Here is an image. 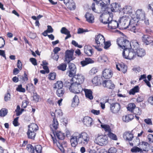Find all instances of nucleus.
Masks as SVG:
<instances>
[{"label": "nucleus", "instance_id": "obj_1", "mask_svg": "<svg viewBox=\"0 0 153 153\" xmlns=\"http://www.w3.org/2000/svg\"><path fill=\"white\" fill-rule=\"evenodd\" d=\"M89 140L90 137L86 132H75L71 136L70 142L71 146L75 147L77 145L78 143L82 145L87 144Z\"/></svg>", "mask_w": 153, "mask_h": 153}, {"label": "nucleus", "instance_id": "obj_2", "mask_svg": "<svg viewBox=\"0 0 153 153\" xmlns=\"http://www.w3.org/2000/svg\"><path fill=\"white\" fill-rule=\"evenodd\" d=\"M131 19L130 20L129 17L126 16H123L121 17L119 20L120 27L123 29H126L129 28V29L134 33L138 32V28L136 25H134V22H131Z\"/></svg>", "mask_w": 153, "mask_h": 153}, {"label": "nucleus", "instance_id": "obj_3", "mask_svg": "<svg viewBox=\"0 0 153 153\" xmlns=\"http://www.w3.org/2000/svg\"><path fill=\"white\" fill-rule=\"evenodd\" d=\"M95 4L93 3L91 7L92 10L97 13H102L100 16L99 20L100 22L104 24H108L109 21L112 20V17H113V14L108 11L107 8L105 9V10L102 11L101 9H96L95 7Z\"/></svg>", "mask_w": 153, "mask_h": 153}, {"label": "nucleus", "instance_id": "obj_4", "mask_svg": "<svg viewBox=\"0 0 153 153\" xmlns=\"http://www.w3.org/2000/svg\"><path fill=\"white\" fill-rule=\"evenodd\" d=\"M146 14L145 11L141 9H138L134 11L131 18V22H134V25L137 26V23L139 21L143 20L145 19Z\"/></svg>", "mask_w": 153, "mask_h": 153}, {"label": "nucleus", "instance_id": "obj_5", "mask_svg": "<svg viewBox=\"0 0 153 153\" xmlns=\"http://www.w3.org/2000/svg\"><path fill=\"white\" fill-rule=\"evenodd\" d=\"M65 85L67 87L69 88L71 92L75 94L79 93L83 89L81 85L78 84V82L71 83L68 81L66 82Z\"/></svg>", "mask_w": 153, "mask_h": 153}, {"label": "nucleus", "instance_id": "obj_6", "mask_svg": "<svg viewBox=\"0 0 153 153\" xmlns=\"http://www.w3.org/2000/svg\"><path fill=\"white\" fill-rule=\"evenodd\" d=\"M28 131L27 133L29 138L33 139L36 134V132L38 130L37 125L35 123H31L28 126Z\"/></svg>", "mask_w": 153, "mask_h": 153}, {"label": "nucleus", "instance_id": "obj_7", "mask_svg": "<svg viewBox=\"0 0 153 153\" xmlns=\"http://www.w3.org/2000/svg\"><path fill=\"white\" fill-rule=\"evenodd\" d=\"M122 55L123 57L125 59L130 60L133 59L137 56L135 50L130 48L124 49Z\"/></svg>", "mask_w": 153, "mask_h": 153}, {"label": "nucleus", "instance_id": "obj_8", "mask_svg": "<svg viewBox=\"0 0 153 153\" xmlns=\"http://www.w3.org/2000/svg\"><path fill=\"white\" fill-rule=\"evenodd\" d=\"M94 142L101 146L105 145L108 143V137L106 135L98 134L95 138Z\"/></svg>", "mask_w": 153, "mask_h": 153}, {"label": "nucleus", "instance_id": "obj_9", "mask_svg": "<svg viewBox=\"0 0 153 153\" xmlns=\"http://www.w3.org/2000/svg\"><path fill=\"white\" fill-rule=\"evenodd\" d=\"M117 44L120 48L124 49L130 48L131 43L128 40L121 38L117 40Z\"/></svg>", "mask_w": 153, "mask_h": 153}, {"label": "nucleus", "instance_id": "obj_10", "mask_svg": "<svg viewBox=\"0 0 153 153\" xmlns=\"http://www.w3.org/2000/svg\"><path fill=\"white\" fill-rule=\"evenodd\" d=\"M122 11L125 16H130L132 18L134 11L132 7L130 5H126L123 7L122 9Z\"/></svg>", "mask_w": 153, "mask_h": 153}, {"label": "nucleus", "instance_id": "obj_11", "mask_svg": "<svg viewBox=\"0 0 153 153\" xmlns=\"http://www.w3.org/2000/svg\"><path fill=\"white\" fill-rule=\"evenodd\" d=\"M105 39L103 36L101 34L96 35L95 37V43L99 47H103Z\"/></svg>", "mask_w": 153, "mask_h": 153}, {"label": "nucleus", "instance_id": "obj_12", "mask_svg": "<svg viewBox=\"0 0 153 153\" xmlns=\"http://www.w3.org/2000/svg\"><path fill=\"white\" fill-rule=\"evenodd\" d=\"M134 137L133 135L130 132H125L123 134V138L125 140L129 142L130 145L131 146H133V143L130 142Z\"/></svg>", "mask_w": 153, "mask_h": 153}, {"label": "nucleus", "instance_id": "obj_13", "mask_svg": "<svg viewBox=\"0 0 153 153\" xmlns=\"http://www.w3.org/2000/svg\"><path fill=\"white\" fill-rule=\"evenodd\" d=\"M110 110L113 113H117L120 109V106L118 103H112L110 105Z\"/></svg>", "mask_w": 153, "mask_h": 153}, {"label": "nucleus", "instance_id": "obj_14", "mask_svg": "<svg viewBox=\"0 0 153 153\" xmlns=\"http://www.w3.org/2000/svg\"><path fill=\"white\" fill-rule=\"evenodd\" d=\"M74 51L73 50H67L65 52V60L68 62L75 59L73 56Z\"/></svg>", "mask_w": 153, "mask_h": 153}, {"label": "nucleus", "instance_id": "obj_15", "mask_svg": "<svg viewBox=\"0 0 153 153\" xmlns=\"http://www.w3.org/2000/svg\"><path fill=\"white\" fill-rule=\"evenodd\" d=\"M95 1L97 4L100 1H101L102 2L100 3V8L102 9V10H105V9L107 8V5L109 4L110 3V0H93Z\"/></svg>", "mask_w": 153, "mask_h": 153}, {"label": "nucleus", "instance_id": "obj_16", "mask_svg": "<svg viewBox=\"0 0 153 153\" xmlns=\"http://www.w3.org/2000/svg\"><path fill=\"white\" fill-rule=\"evenodd\" d=\"M113 17L112 20L109 21L108 23V27L109 29H115L119 27V23L117 21L115 20H113Z\"/></svg>", "mask_w": 153, "mask_h": 153}, {"label": "nucleus", "instance_id": "obj_17", "mask_svg": "<svg viewBox=\"0 0 153 153\" xmlns=\"http://www.w3.org/2000/svg\"><path fill=\"white\" fill-rule=\"evenodd\" d=\"M52 138L53 141V143L54 145L56 146L60 149L61 151L62 152H64V147L66 146V143H65L64 144H61L59 142H57V140L55 139L54 137L52 136Z\"/></svg>", "mask_w": 153, "mask_h": 153}, {"label": "nucleus", "instance_id": "obj_18", "mask_svg": "<svg viewBox=\"0 0 153 153\" xmlns=\"http://www.w3.org/2000/svg\"><path fill=\"white\" fill-rule=\"evenodd\" d=\"M66 6L71 10H74L75 8V3L73 0H66L64 1Z\"/></svg>", "mask_w": 153, "mask_h": 153}, {"label": "nucleus", "instance_id": "obj_19", "mask_svg": "<svg viewBox=\"0 0 153 153\" xmlns=\"http://www.w3.org/2000/svg\"><path fill=\"white\" fill-rule=\"evenodd\" d=\"M113 75L112 71L110 69H105L102 72V76L105 79H109Z\"/></svg>", "mask_w": 153, "mask_h": 153}, {"label": "nucleus", "instance_id": "obj_20", "mask_svg": "<svg viewBox=\"0 0 153 153\" xmlns=\"http://www.w3.org/2000/svg\"><path fill=\"white\" fill-rule=\"evenodd\" d=\"M84 124L87 127H91L92 125L93 120L89 117L85 116L83 119Z\"/></svg>", "mask_w": 153, "mask_h": 153}, {"label": "nucleus", "instance_id": "obj_21", "mask_svg": "<svg viewBox=\"0 0 153 153\" xmlns=\"http://www.w3.org/2000/svg\"><path fill=\"white\" fill-rule=\"evenodd\" d=\"M102 85L105 87L109 89H113L114 88V85L111 80H105L102 83Z\"/></svg>", "mask_w": 153, "mask_h": 153}, {"label": "nucleus", "instance_id": "obj_22", "mask_svg": "<svg viewBox=\"0 0 153 153\" xmlns=\"http://www.w3.org/2000/svg\"><path fill=\"white\" fill-rule=\"evenodd\" d=\"M143 42L148 45L153 42V38L148 35H144L142 37Z\"/></svg>", "mask_w": 153, "mask_h": 153}, {"label": "nucleus", "instance_id": "obj_23", "mask_svg": "<svg viewBox=\"0 0 153 153\" xmlns=\"http://www.w3.org/2000/svg\"><path fill=\"white\" fill-rule=\"evenodd\" d=\"M86 21L90 23H92L94 22V18L92 14L89 13H87L85 16Z\"/></svg>", "mask_w": 153, "mask_h": 153}, {"label": "nucleus", "instance_id": "obj_24", "mask_svg": "<svg viewBox=\"0 0 153 153\" xmlns=\"http://www.w3.org/2000/svg\"><path fill=\"white\" fill-rule=\"evenodd\" d=\"M74 78L76 79V81L75 82H78V84L82 83L85 80L84 76L81 74H77L74 76Z\"/></svg>", "mask_w": 153, "mask_h": 153}, {"label": "nucleus", "instance_id": "obj_25", "mask_svg": "<svg viewBox=\"0 0 153 153\" xmlns=\"http://www.w3.org/2000/svg\"><path fill=\"white\" fill-rule=\"evenodd\" d=\"M84 52L87 55L89 56H91L93 53L92 48L90 45H86L84 48Z\"/></svg>", "mask_w": 153, "mask_h": 153}, {"label": "nucleus", "instance_id": "obj_26", "mask_svg": "<svg viewBox=\"0 0 153 153\" xmlns=\"http://www.w3.org/2000/svg\"><path fill=\"white\" fill-rule=\"evenodd\" d=\"M83 90L85 92V95L87 98L90 100L93 99V97L92 95V92L90 89L85 88Z\"/></svg>", "mask_w": 153, "mask_h": 153}, {"label": "nucleus", "instance_id": "obj_27", "mask_svg": "<svg viewBox=\"0 0 153 153\" xmlns=\"http://www.w3.org/2000/svg\"><path fill=\"white\" fill-rule=\"evenodd\" d=\"M134 116L131 114H129L123 116L122 117V120L125 122L127 123L131 121L134 119Z\"/></svg>", "mask_w": 153, "mask_h": 153}, {"label": "nucleus", "instance_id": "obj_28", "mask_svg": "<svg viewBox=\"0 0 153 153\" xmlns=\"http://www.w3.org/2000/svg\"><path fill=\"white\" fill-rule=\"evenodd\" d=\"M60 32L62 34L67 35L66 36L65 38V40H66L71 37V35L70 34V32L65 27H62L60 30Z\"/></svg>", "mask_w": 153, "mask_h": 153}, {"label": "nucleus", "instance_id": "obj_29", "mask_svg": "<svg viewBox=\"0 0 153 153\" xmlns=\"http://www.w3.org/2000/svg\"><path fill=\"white\" fill-rule=\"evenodd\" d=\"M130 43L131 46L130 47V48L131 49L136 50V49L139 47V43L136 40H132Z\"/></svg>", "mask_w": 153, "mask_h": 153}, {"label": "nucleus", "instance_id": "obj_30", "mask_svg": "<svg viewBox=\"0 0 153 153\" xmlns=\"http://www.w3.org/2000/svg\"><path fill=\"white\" fill-rule=\"evenodd\" d=\"M59 126V123L56 119L54 118L52 123L50 125L51 128L53 130L56 129Z\"/></svg>", "mask_w": 153, "mask_h": 153}, {"label": "nucleus", "instance_id": "obj_31", "mask_svg": "<svg viewBox=\"0 0 153 153\" xmlns=\"http://www.w3.org/2000/svg\"><path fill=\"white\" fill-rule=\"evenodd\" d=\"M79 103V100L78 97L76 95L73 98L71 106L73 107H76L77 106Z\"/></svg>", "mask_w": 153, "mask_h": 153}, {"label": "nucleus", "instance_id": "obj_32", "mask_svg": "<svg viewBox=\"0 0 153 153\" xmlns=\"http://www.w3.org/2000/svg\"><path fill=\"white\" fill-rule=\"evenodd\" d=\"M102 79L100 77H94L92 79V82L93 84L96 85H98L99 84H101Z\"/></svg>", "mask_w": 153, "mask_h": 153}, {"label": "nucleus", "instance_id": "obj_33", "mask_svg": "<svg viewBox=\"0 0 153 153\" xmlns=\"http://www.w3.org/2000/svg\"><path fill=\"white\" fill-rule=\"evenodd\" d=\"M136 52L137 55L138 56L142 57L145 55V50L142 48H139L135 50Z\"/></svg>", "mask_w": 153, "mask_h": 153}, {"label": "nucleus", "instance_id": "obj_34", "mask_svg": "<svg viewBox=\"0 0 153 153\" xmlns=\"http://www.w3.org/2000/svg\"><path fill=\"white\" fill-rule=\"evenodd\" d=\"M111 9L113 12H116L119 10L120 8L119 5L116 3H113L111 5Z\"/></svg>", "mask_w": 153, "mask_h": 153}, {"label": "nucleus", "instance_id": "obj_35", "mask_svg": "<svg viewBox=\"0 0 153 153\" xmlns=\"http://www.w3.org/2000/svg\"><path fill=\"white\" fill-rule=\"evenodd\" d=\"M98 61L101 63H104L108 61L107 57L105 55H102L100 56L98 59Z\"/></svg>", "mask_w": 153, "mask_h": 153}, {"label": "nucleus", "instance_id": "obj_36", "mask_svg": "<svg viewBox=\"0 0 153 153\" xmlns=\"http://www.w3.org/2000/svg\"><path fill=\"white\" fill-rule=\"evenodd\" d=\"M139 87L138 86H136L130 90L129 94L130 95H134L135 93L139 92Z\"/></svg>", "mask_w": 153, "mask_h": 153}, {"label": "nucleus", "instance_id": "obj_37", "mask_svg": "<svg viewBox=\"0 0 153 153\" xmlns=\"http://www.w3.org/2000/svg\"><path fill=\"white\" fill-rule=\"evenodd\" d=\"M56 136L59 140H63L65 137V134L60 131H57L56 133Z\"/></svg>", "mask_w": 153, "mask_h": 153}, {"label": "nucleus", "instance_id": "obj_38", "mask_svg": "<svg viewBox=\"0 0 153 153\" xmlns=\"http://www.w3.org/2000/svg\"><path fill=\"white\" fill-rule=\"evenodd\" d=\"M63 86V84L62 82L60 81H58L55 84L54 88L55 89H61L62 88Z\"/></svg>", "mask_w": 153, "mask_h": 153}, {"label": "nucleus", "instance_id": "obj_39", "mask_svg": "<svg viewBox=\"0 0 153 153\" xmlns=\"http://www.w3.org/2000/svg\"><path fill=\"white\" fill-rule=\"evenodd\" d=\"M136 107V105L134 103H131L128 105L127 109L128 111L133 112Z\"/></svg>", "mask_w": 153, "mask_h": 153}, {"label": "nucleus", "instance_id": "obj_40", "mask_svg": "<svg viewBox=\"0 0 153 153\" xmlns=\"http://www.w3.org/2000/svg\"><path fill=\"white\" fill-rule=\"evenodd\" d=\"M65 91L63 88L57 89L56 93L57 95L59 97H62L64 94Z\"/></svg>", "mask_w": 153, "mask_h": 153}, {"label": "nucleus", "instance_id": "obj_41", "mask_svg": "<svg viewBox=\"0 0 153 153\" xmlns=\"http://www.w3.org/2000/svg\"><path fill=\"white\" fill-rule=\"evenodd\" d=\"M27 149L30 153H34V149L31 144H28L27 146Z\"/></svg>", "mask_w": 153, "mask_h": 153}, {"label": "nucleus", "instance_id": "obj_42", "mask_svg": "<svg viewBox=\"0 0 153 153\" xmlns=\"http://www.w3.org/2000/svg\"><path fill=\"white\" fill-rule=\"evenodd\" d=\"M7 113V110L5 108L1 109L0 111V116L1 117H4Z\"/></svg>", "mask_w": 153, "mask_h": 153}, {"label": "nucleus", "instance_id": "obj_43", "mask_svg": "<svg viewBox=\"0 0 153 153\" xmlns=\"http://www.w3.org/2000/svg\"><path fill=\"white\" fill-rule=\"evenodd\" d=\"M76 71L68 70L67 72V74L70 77H74Z\"/></svg>", "mask_w": 153, "mask_h": 153}, {"label": "nucleus", "instance_id": "obj_44", "mask_svg": "<svg viewBox=\"0 0 153 153\" xmlns=\"http://www.w3.org/2000/svg\"><path fill=\"white\" fill-rule=\"evenodd\" d=\"M101 127L104 129L106 131L108 132L109 133L111 131V129L108 125H101Z\"/></svg>", "mask_w": 153, "mask_h": 153}, {"label": "nucleus", "instance_id": "obj_45", "mask_svg": "<svg viewBox=\"0 0 153 153\" xmlns=\"http://www.w3.org/2000/svg\"><path fill=\"white\" fill-rule=\"evenodd\" d=\"M66 67L67 65L66 64L62 63L57 67V68L59 70L64 71L66 70Z\"/></svg>", "mask_w": 153, "mask_h": 153}, {"label": "nucleus", "instance_id": "obj_46", "mask_svg": "<svg viewBox=\"0 0 153 153\" xmlns=\"http://www.w3.org/2000/svg\"><path fill=\"white\" fill-rule=\"evenodd\" d=\"M108 136L111 139L114 140H117V137L116 135L111 132L108 133Z\"/></svg>", "mask_w": 153, "mask_h": 153}, {"label": "nucleus", "instance_id": "obj_47", "mask_svg": "<svg viewBox=\"0 0 153 153\" xmlns=\"http://www.w3.org/2000/svg\"><path fill=\"white\" fill-rule=\"evenodd\" d=\"M68 70L71 71H76V68L75 65L71 63H70L68 65Z\"/></svg>", "mask_w": 153, "mask_h": 153}, {"label": "nucleus", "instance_id": "obj_48", "mask_svg": "<svg viewBox=\"0 0 153 153\" xmlns=\"http://www.w3.org/2000/svg\"><path fill=\"white\" fill-rule=\"evenodd\" d=\"M111 45V42L110 41H107L105 42L103 44V46L104 49H108Z\"/></svg>", "mask_w": 153, "mask_h": 153}, {"label": "nucleus", "instance_id": "obj_49", "mask_svg": "<svg viewBox=\"0 0 153 153\" xmlns=\"http://www.w3.org/2000/svg\"><path fill=\"white\" fill-rule=\"evenodd\" d=\"M134 113L137 115H140L141 114V110L139 107H135L134 110Z\"/></svg>", "mask_w": 153, "mask_h": 153}, {"label": "nucleus", "instance_id": "obj_50", "mask_svg": "<svg viewBox=\"0 0 153 153\" xmlns=\"http://www.w3.org/2000/svg\"><path fill=\"white\" fill-rule=\"evenodd\" d=\"M131 151L132 152H137L142 151V150L141 149H140L138 147L135 146L133 147L131 149Z\"/></svg>", "mask_w": 153, "mask_h": 153}, {"label": "nucleus", "instance_id": "obj_51", "mask_svg": "<svg viewBox=\"0 0 153 153\" xmlns=\"http://www.w3.org/2000/svg\"><path fill=\"white\" fill-rule=\"evenodd\" d=\"M42 148L41 146L37 145L35 147L36 151L38 153H41Z\"/></svg>", "mask_w": 153, "mask_h": 153}, {"label": "nucleus", "instance_id": "obj_52", "mask_svg": "<svg viewBox=\"0 0 153 153\" xmlns=\"http://www.w3.org/2000/svg\"><path fill=\"white\" fill-rule=\"evenodd\" d=\"M56 74L55 73H51L48 75V78L50 79L54 80L55 78Z\"/></svg>", "mask_w": 153, "mask_h": 153}, {"label": "nucleus", "instance_id": "obj_53", "mask_svg": "<svg viewBox=\"0 0 153 153\" xmlns=\"http://www.w3.org/2000/svg\"><path fill=\"white\" fill-rule=\"evenodd\" d=\"M16 90L18 91L22 92H24L25 91V89L22 87V85H21L18 86V87L16 88Z\"/></svg>", "mask_w": 153, "mask_h": 153}, {"label": "nucleus", "instance_id": "obj_54", "mask_svg": "<svg viewBox=\"0 0 153 153\" xmlns=\"http://www.w3.org/2000/svg\"><path fill=\"white\" fill-rule=\"evenodd\" d=\"M132 70L134 72L137 73L140 71L141 68L139 66H135L133 68Z\"/></svg>", "mask_w": 153, "mask_h": 153}, {"label": "nucleus", "instance_id": "obj_55", "mask_svg": "<svg viewBox=\"0 0 153 153\" xmlns=\"http://www.w3.org/2000/svg\"><path fill=\"white\" fill-rule=\"evenodd\" d=\"M127 67L123 63H122V67L121 69V71L123 73H125L127 71Z\"/></svg>", "mask_w": 153, "mask_h": 153}, {"label": "nucleus", "instance_id": "obj_56", "mask_svg": "<svg viewBox=\"0 0 153 153\" xmlns=\"http://www.w3.org/2000/svg\"><path fill=\"white\" fill-rule=\"evenodd\" d=\"M147 138L149 143H153V135L152 134H149L147 137Z\"/></svg>", "mask_w": 153, "mask_h": 153}, {"label": "nucleus", "instance_id": "obj_57", "mask_svg": "<svg viewBox=\"0 0 153 153\" xmlns=\"http://www.w3.org/2000/svg\"><path fill=\"white\" fill-rule=\"evenodd\" d=\"M5 41L3 38L0 37V48H3L5 45Z\"/></svg>", "mask_w": 153, "mask_h": 153}, {"label": "nucleus", "instance_id": "obj_58", "mask_svg": "<svg viewBox=\"0 0 153 153\" xmlns=\"http://www.w3.org/2000/svg\"><path fill=\"white\" fill-rule=\"evenodd\" d=\"M10 99V94L7 93V94H5L4 96V100L6 101L9 100Z\"/></svg>", "mask_w": 153, "mask_h": 153}, {"label": "nucleus", "instance_id": "obj_59", "mask_svg": "<svg viewBox=\"0 0 153 153\" xmlns=\"http://www.w3.org/2000/svg\"><path fill=\"white\" fill-rule=\"evenodd\" d=\"M117 152V149L114 147H111L108 150L109 153H116Z\"/></svg>", "mask_w": 153, "mask_h": 153}, {"label": "nucleus", "instance_id": "obj_60", "mask_svg": "<svg viewBox=\"0 0 153 153\" xmlns=\"http://www.w3.org/2000/svg\"><path fill=\"white\" fill-rule=\"evenodd\" d=\"M55 114L59 116H61L63 115V113L60 109H58L56 110Z\"/></svg>", "mask_w": 153, "mask_h": 153}, {"label": "nucleus", "instance_id": "obj_61", "mask_svg": "<svg viewBox=\"0 0 153 153\" xmlns=\"http://www.w3.org/2000/svg\"><path fill=\"white\" fill-rule=\"evenodd\" d=\"M72 44L75 47H77L79 48H82V46L81 45H79L78 43L74 40H72Z\"/></svg>", "mask_w": 153, "mask_h": 153}, {"label": "nucleus", "instance_id": "obj_62", "mask_svg": "<svg viewBox=\"0 0 153 153\" xmlns=\"http://www.w3.org/2000/svg\"><path fill=\"white\" fill-rule=\"evenodd\" d=\"M116 69L119 71H121V67H122V63H116Z\"/></svg>", "mask_w": 153, "mask_h": 153}, {"label": "nucleus", "instance_id": "obj_63", "mask_svg": "<svg viewBox=\"0 0 153 153\" xmlns=\"http://www.w3.org/2000/svg\"><path fill=\"white\" fill-rule=\"evenodd\" d=\"M97 72V70L95 68H93L90 70V73L91 75H93Z\"/></svg>", "mask_w": 153, "mask_h": 153}, {"label": "nucleus", "instance_id": "obj_64", "mask_svg": "<svg viewBox=\"0 0 153 153\" xmlns=\"http://www.w3.org/2000/svg\"><path fill=\"white\" fill-rule=\"evenodd\" d=\"M33 86L32 84H28L26 86V88L27 90L30 91L32 88H33Z\"/></svg>", "mask_w": 153, "mask_h": 153}]
</instances>
